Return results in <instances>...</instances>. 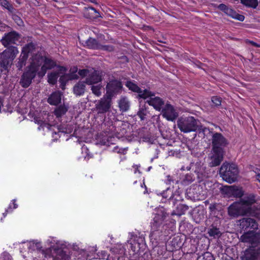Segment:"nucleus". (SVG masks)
I'll use <instances>...</instances> for the list:
<instances>
[{
    "label": "nucleus",
    "mask_w": 260,
    "mask_h": 260,
    "mask_svg": "<svg viewBox=\"0 0 260 260\" xmlns=\"http://www.w3.org/2000/svg\"><path fill=\"white\" fill-rule=\"evenodd\" d=\"M171 242L172 245L175 249L180 248L183 244L182 240L179 236L174 237Z\"/></svg>",
    "instance_id": "obj_47"
},
{
    "label": "nucleus",
    "mask_w": 260,
    "mask_h": 260,
    "mask_svg": "<svg viewBox=\"0 0 260 260\" xmlns=\"http://www.w3.org/2000/svg\"><path fill=\"white\" fill-rule=\"evenodd\" d=\"M256 178L257 180L260 182V170H258L257 172H256Z\"/></svg>",
    "instance_id": "obj_64"
},
{
    "label": "nucleus",
    "mask_w": 260,
    "mask_h": 260,
    "mask_svg": "<svg viewBox=\"0 0 260 260\" xmlns=\"http://www.w3.org/2000/svg\"><path fill=\"white\" fill-rule=\"evenodd\" d=\"M80 42L83 46L89 49L99 50L101 47V44L95 39L90 37L86 41H81L79 39Z\"/></svg>",
    "instance_id": "obj_21"
},
{
    "label": "nucleus",
    "mask_w": 260,
    "mask_h": 260,
    "mask_svg": "<svg viewBox=\"0 0 260 260\" xmlns=\"http://www.w3.org/2000/svg\"><path fill=\"white\" fill-rule=\"evenodd\" d=\"M13 18V19L16 21V22L18 25H21V24L22 23V21L19 17H18L17 15H14Z\"/></svg>",
    "instance_id": "obj_57"
},
{
    "label": "nucleus",
    "mask_w": 260,
    "mask_h": 260,
    "mask_svg": "<svg viewBox=\"0 0 260 260\" xmlns=\"http://www.w3.org/2000/svg\"><path fill=\"white\" fill-rule=\"evenodd\" d=\"M239 171L235 164L223 163L219 169V174L226 182L232 183L237 180Z\"/></svg>",
    "instance_id": "obj_2"
},
{
    "label": "nucleus",
    "mask_w": 260,
    "mask_h": 260,
    "mask_svg": "<svg viewBox=\"0 0 260 260\" xmlns=\"http://www.w3.org/2000/svg\"><path fill=\"white\" fill-rule=\"evenodd\" d=\"M243 260H260V248L249 247L245 250Z\"/></svg>",
    "instance_id": "obj_14"
},
{
    "label": "nucleus",
    "mask_w": 260,
    "mask_h": 260,
    "mask_svg": "<svg viewBox=\"0 0 260 260\" xmlns=\"http://www.w3.org/2000/svg\"><path fill=\"white\" fill-rule=\"evenodd\" d=\"M56 244V246L51 245L50 247L52 250L56 251L57 253L56 256L52 257V260H69L70 256L59 247L57 243Z\"/></svg>",
    "instance_id": "obj_19"
},
{
    "label": "nucleus",
    "mask_w": 260,
    "mask_h": 260,
    "mask_svg": "<svg viewBox=\"0 0 260 260\" xmlns=\"http://www.w3.org/2000/svg\"><path fill=\"white\" fill-rule=\"evenodd\" d=\"M86 82H77L73 87V92L76 96L82 95L86 90Z\"/></svg>",
    "instance_id": "obj_31"
},
{
    "label": "nucleus",
    "mask_w": 260,
    "mask_h": 260,
    "mask_svg": "<svg viewBox=\"0 0 260 260\" xmlns=\"http://www.w3.org/2000/svg\"><path fill=\"white\" fill-rule=\"evenodd\" d=\"M44 64L41 67V71L38 73L39 77H43L48 69H51L55 66V62L49 58H44Z\"/></svg>",
    "instance_id": "obj_20"
},
{
    "label": "nucleus",
    "mask_w": 260,
    "mask_h": 260,
    "mask_svg": "<svg viewBox=\"0 0 260 260\" xmlns=\"http://www.w3.org/2000/svg\"><path fill=\"white\" fill-rule=\"evenodd\" d=\"M125 85L131 91L139 93V98L144 99L150 98L146 103L153 106L155 110L160 111L162 108V107L165 104L163 100L159 97L155 96V93L149 89L139 87L134 82H126Z\"/></svg>",
    "instance_id": "obj_1"
},
{
    "label": "nucleus",
    "mask_w": 260,
    "mask_h": 260,
    "mask_svg": "<svg viewBox=\"0 0 260 260\" xmlns=\"http://www.w3.org/2000/svg\"><path fill=\"white\" fill-rule=\"evenodd\" d=\"M212 150H224V148L229 144L228 140L221 133L212 132Z\"/></svg>",
    "instance_id": "obj_5"
},
{
    "label": "nucleus",
    "mask_w": 260,
    "mask_h": 260,
    "mask_svg": "<svg viewBox=\"0 0 260 260\" xmlns=\"http://www.w3.org/2000/svg\"><path fill=\"white\" fill-rule=\"evenodd\" d=\"M1 259L2 260H12V257L8 252L5 251L2 253Z\"/></svg>",
    "instance_id": "obj_55"
},
{
    "label": "nucleus",
    "mask_w": 260,
    "mask_h": 260,
    "mask_svg": "<svg viewBox=\"0 0 260 260\" xmlns=\"http://www.w3.org/2000/svg\"><path fill=\"white\" fill-rule=\"evenodd\" d=\"M168 215V214L162 211L155 214L151 222L150 236L151 237L154 236L155 233L159 231L163 221Z\"/></svg>",
    "instance_id": "obj_8"
},
{
    "label": "nucleus",
    "mask_w": 260,
    "mask_h": 260,
    "mask_svg": "<svg viewBox=\"0 0 260 260\" xmlns=\"http://www.w3.org/2000/svg\"><path fill=\"white\" fill-rule=\"evenodd\" d=\"M248 214L256 218H260V203L255 202L250 207L249 209Z\"/></svg>",
    "instance_id": "obj_33"
},
{
    "label": "nucleus",
    "mask_w": 260,
    "mask_h": 260,
    "mask_svg": "<svg viewBox=\"0 0 260 260\" xmlns=\"http://www.w3.org/2000/svg\"><path fill=\"white\" fill-rule=\"evenodd\" d=\"M218 8L221 11L224 12L225 14L226 13L229 8H228L225 5L221 4L218 5Z\"/></svg>",
    "instance_id": "obj_56"
},
{
    "label": "nucleus",
    "mask_w": 260,
    "mask_h": 260,
    "mask_svg": "<svg viewBox=\"0 0 260 260\" xmlns=\"http://www.w3.org/2000/svg\"><path fill=\"white\" fill-rule=\"evenodd\" d=\"M192 168V170L197 174L199 181L202 180L203 177L205 176V170L201 162H197L196 163H191L190 167L187 168V170H189Z\"/></svg>",
    "instance_id": "obj_18"
},
{
    "label": "nucleus",
    "mask_w": 260,
    "mask_h": 260,
    "mask_svg": "<svg viewBox=\"0 0 260 260\" xmlns=\"http://www.w3.org/2000/svg\"><path fill=\"white\" fill-rule=\"evenodd\" d=\"M162 196L163 198L168 200L169 204L170 205L174 206L176 205L177 200L174 199L173 191L170 187H168L167 189L162 193Z\"/></svg>",
    "instance_id": "obj_27"
},
{
    "label": "nucleus",
    "mask_w": 260,
    "mask_h": 260,
    "mask_svg": "<svg viewBox=\"0 0 260 260\" xmlns=\"http://www.w3.org/2000/svg\"><path fill=\"white\" fill-rule=\"evenodd\" d=\"M0 5L11 13L15 10L13 5L7 0H0Z\"/></svg>",
    "instance_id": "obj_45"
},
{
    "label": "nucleus",
    "mask_w": 260,
    "mask_h": 260,
    "mask_svg": "<svg viewBox=\"0 0 260 260\" xmlns=\"http://www.w3.org/2000/svg\"><path fill=\"white\" fill-rule=\"evenodd\" d=\"M62 93L59 91L52 93L47 99V102L51 105L57 106L61 103Z\"/></svg>",
    "instance_id": "obj_22"
},
{
    "label": "nucleus",
    "mask_w": 260,
    "mask_h": 260,
    "mask_svg": "<svg viewBox=\"0 0 260 260\" xmlns=\"http://www.w3.org/2000/svg\"><path fill=\"white\" fill-rule=\"evenodd\" d=\"M242 190L235 186H233L232 191V197L236 198H241L243 196Z\"/></svg>",
    "instance_id": "obj_49"
},
{
    "label": "nucleus",
    "mask_w": 260,
    "mask_h": 260,
    "mask_svg": "<svg viewBox=\"0 0 260 260\" xmlns=\"http://www.w3.org/2000/svg\"><path fill=\"white\" fill-rule=\"evenodd\" d=\"M240 221V228L244 231L248 230L249 229L255 230L258 228V224L253 218H243Z\"/></svg>",
    "instance_id": "obj_17"
},
{
    "label": "nucleus",
    "mask_w": 260,
    "mask_h": 260,
    "mask_svg": "<svg viewBox=\"0 0 260 260\" xmlns=\"http://www.w3.org/2000/svg\"><path fill=\"white\" fill-rule=\"evenodd\" d=\"M200 189V188L199 186H196L192 188H190L187 192L188 196L194 200L199 199L198 191H199Z\"/></svg>",
    "instance_id": "obj_43"
},
{
    "label": "nucleus",
    "mask_w": 260,
    "mask_h": 260,
    "mask_svg": "<svg viewBox=\"0 0 260 260\" xmlns=\"http://www.w3.org/2000/svg\"><path fill=\"white\" fill-rule=\"evenodd\" d=\"M0 28H1V29L2 28L9 29L10 27L6 24H3L2 23H0Z\"/></svg>",
    "instance_id": "obj_61"
},
{
    "label": "nucleus",
    "mask_w": 260,
    "mask_h": 260,
    "mask_svg": "<svg viewBox=\"0 0 260 260\" xmlns=\"http://www.w3.org/2000/svg\"><path fill=\"white\" fill-rule=\"evenodd\" d=\"M34 120L36 123L40 125V127H39V129H40V127H41L42 128L46 127L48 129L51 130V127L52 126L49 124L48 123L43 121L40 118L35 117Z\"/></svg>",
    "instance_id": "obj_41"
},
{
    "label": "nucleus",
    "mask_w": 260,
    "mask_h": 260,
    "mask_svg": "<svg viewBox=\"0 0 260 260\" xmlns=\"http://www.w3.org/2000/svg\"><path fill=\"white\" fill-rule=\"evenodd\" d=\"M145 246L144 239L141 237H137L133 241V243H131V248L135 253H138L139 251L143 248Z\"/></svg>",
    "instance_id": "obj_24"
},
{
    "label": "nucleus",
    "mask_w": 260,
    "mask_h": 260,
    "mask_svg": "<svg viewBox=\"0 0 260 260\" xmlns=\"http://www.w3.org/2000/svg\"><path fill=\"white\" fill-rule=\"evenodd\" d=\"M248 209L242 203L240 202H235L231 205L228 208V214L232 217H237L248 214Z\"/></svg>",
    "instance_id": "obj_7"
},
{
    "label": "nucleus",
    "mask_w": 260,
    "mask_h": 260,
    "mask_svg": "<svg viewBox=\"0 0 260 260\" xmlns=\"http://www.w3.org/2000/svg\"><path fill=\"white\" fill-rule=\"evenodd\" d=\"M67 69L62 66L58 67L56 71H53L48 75V79L47 81H56L58 77H60L59 81H63V76L66 73Z\"/></svg>",
    "instance_id": "obj_16"
},
{
    "label": "nucleus",
    "mask_w": 260,
    "mask_h": 260,
    "mask_svg": "<svg viewBox=\"0 0 260 260\" xmlns=\"http://www.w3.org/2000/svg\"><path fill=\"white\" fill-rule=\"evenodd\" d=\"M86 83L91 85V89L92 93L95 95L99 96L102 94V91L104 90V86L99 82H86Z\"/></svg>",
    "instance_id": "obj_30"
},
{
    "label": "nucleus",
    "mask_w": 260,
    "mask_h": 260,
    "mask_svg": "<svg viewBox=\"0 0 260 260\" xmlns=\"http://www.w3.org/2000/svg\"><path fill=\"white\" fill-rule=\"evenodd\" d=\"M20 38L19 34L15 31L5 33L1 40L2 44L7 48L12 44H16Z\"/></svg>",
    "instance_id": "obj_11"
},
{
    "label": "nucleus",
    "mask_w": 260,
    "mask_h": 260,
    "mask_svg": "<svg viewBox=\"0 0 260 260\" xmlns=\"http://www.w3.org/2000/svg\"><path fill=\"white\" fill-rule=\"evenodd\" d=\"M19 51L15 46H10L0 54V70L6 71L10 67Z\"/></svg>",
    "instance_id": "obj_3"
},
{
    "label": "nucleus",
    "mask_w": 260,
    "mask_h": 260,
    "mask_svg": "<svg viewBox=\"0 0 260 260\" xmlns=\"http://www.w3.org/2000/svg\"><path fill=\"white\" fill-rule=\"evenodd\" d=\"M233 186H224L220 187L219 189L221 193L228 197H232Z\"/></svg>",
    "instance_id": "obj_39"
},
{
    "label": "nucleus",
    "mask_w": 260,
    "mask_h": 260,
    "mask_svg": "<svg viewBox=\"0 0 260 260\" xmlns=\"http://www.w3.org/2000/svg\"><path fill=\"white\" fill-rule=\"evenodd\" d=\"M240 202L249 210L250 207L256 202L255 196L253 194H250L241 199Z\"/></svg>",
    "instance_id": "obj_26"
},
{
    "label": "nucleus",
    "mask_w": 260,
    "mask_h": 260,
    "mask_svg": "<svg viewBox=\"0 0 260 260\" xmlns=\"http://www.w3.org/2000/svg\"><path fill=\"white\" fill-rule=\"evenodd\" d=\"M35 48V45L32 43H29L23 47L21 54L28 56V54L32 52Z\"/></svg>",
    "instance_id": "obj_40"
},
{
    "label": "nucleus",
    "mask_w": 260,
    "mask_h": 260,
    "mask_svg": "<svg viewBox=\"0 0 260 260\" xmlns=\"http://www.w3.org/2000/svg\"><path fill=\"white\" fill-rule=\"evenodd\" d=\"M66 83L67 82H60V84L59 85V87L62 89V90H64L66 88Z\"/></svg>",
    "instance_id": "obj_63"
},
{
    "label": "nucleus",
    "mask_w": 260,
    "mask_h": 260,
    "mask_svg": "<svg viewBox=\"0 0 260 260\" xmlns=\"http://www.w3.org/2000/svg\"><path fill=\"white\" fill-rule=\"evenodd\" d=\"M199 122L192 116L181 117L177 121V125L181 132L187 133L197 131Z\"/></svg>",
    "instance_id": "obj_4"
},
{
    "label": "nucleus",
    "mask_w": 260,
    "mask_h": 260,
    "mask_svg": "<svg viewBox=\"0 0 260 260\" xmlns=\"http://www.w3.org/2000/svg\"><path fill=\"white\" fill-rule=\"evenodd\" d=\"M78 68L77 67H72L70 70V73L63 74V81H68L69 80H77L78 79V76L77 74Z\"/></svg>",
    "instance_id": "obj_29"
},
{
    "label": "nucleus",
    "mask_w": 260,
    "mask_h": 260,
    "mask_svg": "<svg viewBox=\"0 0 260 260\" xmlns=\"http://www.w3.org/2000/svg\"><path fill=\"white\" fill-rule=\"evenodd\" d=\"M68 109V106L65 105L64 104H63V105L58 106L55 109L54 114L56 117H61L67 113Z\"/></svg>",
    "instance_id": "obj_36"
},
{
    "label": "nucleus",
    "mask_w": 260,
    "mask_h": 260,
    "mask_svg": "<svg viewBox=\"0 0 260 260\" xmlns=\"http://www.w3.org/2000/svg\"><path fill=\"white\" fill-rule=\"evenodd\" d=\"M112 104V100L104 95L95 104V109L98 114H104L111 109Z\"/></svg>",
    "instance_id": "obj_12"
},
{
    "label": "nucleus",
    "mask_w": 260,
    "mask_h": 260,
    "mask_svg": "<svg viewBox=\"0 0 260 260\" xmlns=\"http://www.w3.org/2000/svg\"><path fill=\"white\" fill-rule=\"evenodd\" d=\"M68 125H60L58 127V129L59 132L63 133H70L71 132V129L68 128Z\"/></svg>",
    "instance_id": "obj_52"
},
{
    "label": "nucleus",
    "mask_w": 260,
    "mask_h": 260,
    "mask_svg": "<svg viewBox=\"0 0 260 260\" xmlns=\"http://www.w3.org/2000/svg\"><path fill=\"white\" fill-rule=\"evenodd\" d=\"M106 90V93L105 95L112 100L113 97L121 92L122 85L121 82H107Z\"/></svg>",
    "instance_id": "obj_10"
},
{
    "label": "nucleus",
    "mask_w": 260,
    "mask_h": 260,
    "mask_svg": "<svg viewBox=\"0 0 260 260\" xmlns=\"http://www.w3.org/2000/svg\"><path fill=\"white\" fill-rule=\"evenodd\" d=\"M195 180V176L191 174H186L182 180L184 185H187L191 183Z\"/></svg>",
    "instance_id": "obj_46"
},
{
    "label": "nucleus",
    "mask_w": 260,
    "mask_h": 260,
    "mask_svg": "<svg viewBox=\"0 0 260 260\" xmlns=\"http://www.w3.org/2000/svg\"><path fill=\"white\" fill-rule=\"evenodd\" d=\"M240 240L251 245L250 247H255L260 244V232L249 231L244 232L240 237Z\"/></svg>",
    "instance_id": "obj_6"
},
{
    "label": "nucleus",
    "mask_w": 260,
    "mask_h": 260,
    "mask_svg": "<svg viewBox=\"0 0 260 260\" xmlns=\"http://www.w3.org/2000/svg\"><path fill=\"white\" fill-rule=\"evenodd\" d=\"M212 155L211 156V161L209 165L211 167L219 166L223 158L224 150H212Z\"/></svg>",
    "instance_id": "obj_15"
},
{
    "label": "nucleus",
    "mask_w": 260,
    "mask_h": 260,
    "mask_svg": "<svg viewBox=\"0 0 260 260\" xmlns=\"http://www.w3.org/2000/svg\"><path fill=\"white\" fill-rule=\"evenodd\" d=\"M167 179L165 181V182L167 184H171L172 183H174V180L172 178V177L170 175H168L167 176Z\"/></svg>",
    "instance_id": "obj_58"
},
{
    "label": "nucleus",
    "mask_w": 260,
    "mask_h": 260,
    "mask_svg": "<svg viewBox=\"0 0 260 260\" xmlns=\"http://www.w3.org/2000/svg\"><path fill=\"white\" fill-rule=\"evenodd\" d=\"M99 49L108 52H112L114 50V47L112 45H102L101 44Z\"/></svg>",
    "instance_id": "obj_53"
},
{
    "label": "nucleus",
    "mask_w": 260,
    "mask_h": 260,
    "mask_svg": "<svg viewBox=\"0 0 260 260\" xmlns=\"http://www.w3.org/2000/svg\"><path fill=\"white\" fill-rule=\"evenodd\" d=\"M248 42L253 46L257 47H260V45H258L256 43H255L252 41H249Z\"/></svg>",
    "instance_id": "obj_62"
},
{
    "label": "nucleus",
    "mask_w": 260,
    "mask_h": 260,
    "mask_svg": "<svg viewBox=\"0 0 260 260\" xmlns=\"http://www.w3.org/2000/svg\"><path fill=\"white\" fill-rule=\"evenodd\" d=\"M146 109L142 107L139 109V110L137 112V115L140 118L141 120H144L145 119V116L147 115Z\"/></svg>",
    "instance_id": "obj_50"
},
{
    "label": "nucleus",
    "mask_w": 260,
    "mask_h": 260,
    "mask_svg": "<svg viewBox=\"0 0 260 260\" xmlns=\"http://www.w3.org/2000/svg\"><path fill=\"white\" fill-rule=\"evenodd\" d=\"M199 134L201 135V136L203 138L205 137L206 136V133L207 132H209V133H212V131H210L209 128H207L203 125H199L198 124V128L197 130Z\"/></svg>",
    "instance_id": "obj_48"
},
{
    "label": "nucleus",
    "mask_w": 260,
    "mask_h": 260,
    "mask_svg": "<svg viewBox=\"0 0 260 260\" xmlns=\"http://www.w3.org/2000/svg\"><path fill=\"white\" fill-rule=\"evenodd\" d=\"M78 74L81 78L88 77L86 81H102V73L93 69L79 70Z\"/></svg>",
    "instance_id": "obj_9"
},
{
    "label": "nucleus",
    "mask_w": 260,
    "mask_h": 260,
    "mask_svg": "<svg viewBox=\"0 0 260 260\" xmlns=\"http://www.w3.org/2000/svg\"><path fill=\"white\" fill-rule=\"evenodd\" d=\"M44 57L40 55H36L32 57L30 66L35 68L38 71V68L44 62Z\"/></svg>",
    "instance_id": "obj_37"
},
{
    "label": "nucleus",
    "mask_w": 260,
    "mask_h": 260,
    "mask_svg": "<svg viewBox=\"0 0 260 260\" xmlns=\"http://www.w3.org/2000/svg\"><path fill=\"white\" fill-rule=\"evenodd\" d=\"M120 110L122 112L128 111L130 107V103L126 97H122L120 99L118 103Z\"/></svg>",
    "instance_id": "obj_35"
},
{
    "label": "nucleus",
    "mask_w": 260,
    "mask_h": 260,
    "mask_svg": "<svg viewBox=\"0 0 260 260\" xmlns=\"http://www.w3.org/2000/svg\"><path fill=\"white\" fill-rule=\"evenodd\" d=\"M84 15L86 18L91 19H96L101 17L99 12L92 7L86 8Z\"/></svg>",
    "instance_id": "obj_28"
},
{
    "label": "nucleus",
    "mask_w": 260,
    "mask_h": 260,
    "mask_svg": "<svg viewBox=\"0 0 260 260\" xmlns=\"http://www.w3.org/2000/svg\"><path fill=\"white\" fill-rule=\"evenodd\" d=\"M29 248L32 250H37L41 253L42 256L47 257L48 256L50 257V255L48 254L47 251L42 249V246L40 242H38L36 240H33L29 242Z\"/></svg>",
    "instance_id": "obj_23"
},
{
    "label": "nucleus",
    "mask_w": 260,
    "mask_h": 260,
    "mask_svg": "<svg viewBox=\"0 0 260 260\" xmlns=\"http://www.w3.org/2000/svg\"><path fill=\"white\" fill-rule=\"evenodd\" d=\"M28 57L26 55H23L21 53L20 56L19 58V61L16 63V67L19 70L22 69L25 66L26 61Z\"/></svg>",
    "instance_id": "obj_42"
},
{
    "label": "nucleus",
    "mask_w": 260,
    "mask_h": 260,
    "mask_svg": "<svg viewBox=\"0 0 260 260\" xmlns=\"http://www.w3.org/2000/svg\"><path fill=\"white\" fill-rule=\"evenodd\" d=\"M226 14L231 16L233 18H234L240 21H243L245 18V17L243 15L237 13L235 11L230 8L228 10Z\"/></svg>",
    "instance_id": "obj_38"
},
{
    "label": "nucleus",
    "mask_w": 260,
    "mask_h": 260,
    "mask_svg": "<svg viewBox=\"0 0 260 260\" xmlns=\"http://www.w3.org/2000/svg\"><path fill=\"white\" fill-rule=\"evenodd\" d=\"M213 103L212 106L218 107L221 105L222 99L220 97L214 96L211 99Z\"/></svg>",
    "instance_id": "obj_51"
},
{
    "label": "nucleus",
    "mask_w": 260,
    "mask_h": 260,
    "mask_svg": "<svg viewBox=\"0 0 260 260\" xmlns=\"http://www.w3.org/2000/svg\"><path fill=\"white\" fill-rule=\"evenodd\" d=\"M241 3L249 8H256L258 5L257 0H241Z\"/></svg>",
    "instance_id": "obj_44"
},
{
    "label": "nucleus",
    "mask_w": 260,
    "mask_h": 260,
    "mask_svg": "<svg viewBox=\"0 0 260 260\" xmlns=\"http://www.w3.org/2000/svg\"><path fill=\"white\" fill-rule=\"evenodd\" d=\"M208 234L210 237H213L214 238H218L221 236V232L219 229L214 225V224L211 225L208 229Z\"/></svg>",
    "instance_id": "obj_34"
},
{
    "label": "nucleus",
    "mask_w": 260,
    "mask_h": 260,
    "mask_svg": "<svg viewBox=\"0 0 260 260\" xmlns=\"http://www.w3.org/2000/svg\"><path fill=\"white\" fill-rule=\"evenodd\" d=\"M31 82H20L21 85L24 88L28 87Z\"/></svg>",
    "instance_id": "obj_60"
},
{
    "label": "nucleus",
    "mask_w": 260,
    "mask_h": 260,
    "mask_svg": "<svg viewBox=\"0 0 260 260\" xmlns=\"http://www.w3.org/2000/svg\"><path fill=\"white\" fill-rule=\"evenodd\" d=\"M217 207V204L216 203H212L211 204L209 207V210L211 212L214 211L216 209Z\"/></svg>",
    "instance_id": "obj_59"
},
{
    "label": "nucleus",
    "mask_w": 260,
    "mask_h": 260,
    "mask_svg": "<svg viewBox=\"0 0 260 260\" xmlns=\"http://www.w3.org/2000/svg\"><path fill=\"white\" fill-rule=\"evenodd\" d=\"M161 114L168 120L172 121L175 120L178 116L174 107L170 104H167L161 109Z\"/></svg>",
    "instance_id": "obj_13"
},
{
    "label": "nucleus",
    "mask_w": 260,
    "mask_h": 260,
    "mask_svg": "<svg viewBox=\"0 0 260 260\" xmlns=\"http://www.w3.org/2000/svg\"><path fill=\"white\" fill-rule=\"evenodd\" d=\"M37 71V69L30 66L28 70L23 73L21 81H31L36 76Z\"/></svg>",
    "instance_id": "obj_25"
},
{
    "label": "nucleus",
    "mask_w": 260,
    "mask_h": 260,
    "mask_svg": "<svg viewBox=\"0 0 260 260\" xmlns=\"http://www.w3.org/2000/svg\"><path fill=\"white\" fill-rule=\"evenodd\" d=\"M202 256H203L202 260H214L212 254L210 252H209L204 253L202 255Z\"/></svg>",
    "instance_id": "obj_54"
},
{
    "label": "nucleus",
    "mask_w": 260,
    "mask_h": 260,
    "mask_svg": "<svg viewBox=\"0 0 260 260\" xmlns=\"http://www.w3.org/2000/svg\"><path fill=\"white\" fill-rule=\"evenodd\" d=\"M188 206L185 204H180L177 206L175 210H173L171 212L172 215L181 216L185 213L188 210Z\"/></svg>",
    "instance_id": "obj_32"
}]
</instances>
